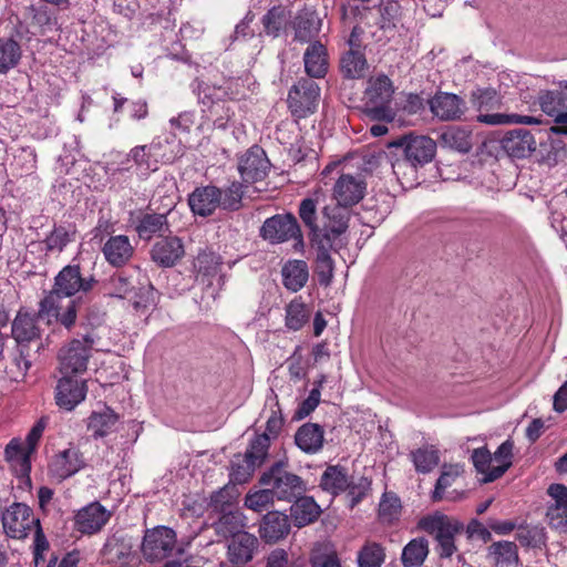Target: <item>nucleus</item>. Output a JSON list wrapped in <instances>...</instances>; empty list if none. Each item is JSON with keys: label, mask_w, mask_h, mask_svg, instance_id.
Here are the masks:
<instances>
[{"label": "nucleus", "mask_w": 567, "mask_h": 567, "mask_svg": "<svg viewBox=\"0 0 567 567\" xmlns=\"http://www.w3.org/2000/svg\"><path fill=\"white\" fill-rule=\"evenodd\" d=\"M101 557L104 563L118 567H128L135 558L131 538L113 534L101 549Z\"/></svg>", "instance_id": "a878e982"}, {"label": "nucleus", "mask_w": 567, "mask_h": 567, "mask_svg": "<svg viewBox=\"0 0 567 567\" xmlns=\"http://www.w3.org/2000/svg\"><path fill=\"white\" fill-rule=\"evenodd\" d=\"M324 430L317 423H305L302 424L295 434L296 445L307 454L318 453L324 441Z\"/></svg>", "instance_id": "58836bf2"}, {"label": "nucleus", "mask_w": 567, "mask_h": 567, "mask_svg": "<svg viewBox=\"0 0 567 567\" xmlns=\"http://www.w3.org/2000/svg\"><path fill=\"white\" fill-rule=\"evenodd\" d=\"M429 551V542L426 538H413L403 547L401 563L403 567H421Z\"/></svg>", "instance_id": "3c124183"}, {"label": "nucleus", "mask_w": 567, "mask_h": 567, "mask_svg": "<svg viewBox=\"0 0 567 567\" xmlns=\"http://www.w3.org/2000/svg\"><path fill=\"white\" fill-rule=\"evenodd\" d=\"M471 102L478 111L477 121L487 125L525 124L538 125L542 121L538 117L519 114L484 113L498 110L502 106V97L495 89H477L471 94Z\"/></svg>", "instance_id": "20e7f679"}, {"label": "nucleus", "mask_w": 567, "mask_h": 567, "mask_svg": "<svg viewBox=\"0 0 567 567\" xmlns=\"http://www.w3.org/2000/svg\"><path fill=\"white\" fill-rule=\"evenodd\" d=\"M491 231V220L471 218L465 220L461 233V244L468 257L480 256L486 248Z\"/></svg>", "instance_id": "aec40b11"}, {"label": "nucleus", "mask_w": 567, "mask_h": 567, "mask_svg": "<svg viewBox=\"0 0 567 567\" xmlns=\"http://www.w3.org/2000/svg\"><path fill=\"white\" fill-rule=\"evenodd\" d=\"M86 393L87 385L85 380L72 374H62L55 386L54 399L60 409L72 411L85 400Z\"/></svg>", "instance_id": "6ab92c4d"}, {"label": "nucleus", "mask_w": 567, "mask_h": 567, "mask_svg": "<svg viewBox=\"0 0 567 567\" xmlns=\"http://www.w3.org/2000/svg\"><path fill=\"white\" fill-rule=\"evenodd\" d=\"M336 240H324L310 244L316 251L315 275L322 287H329L333 279L334 261L330 255L331 250H338Z\"/></svg>", "instance_id": "473e14b6"}, {"label": "nucleus", "mask_w": 567, "mask_h": 567, "mask_svg": "<svg viewBox=\"0 0 567 567\" xmlns=\"http://www.w3.org/2000/svg\"><path fill=\"white\" fill-rule=\"evenodd\" d=\"M411 461L417 473L426 474L432 472L440 462L439 451L431 447H420L410 453Z\"/></svg>", "instance_id": "4d7b16f0"}, {"label": "nucleus", "mask_w": 567, "mask_h": 567, "mask_svg": "<svg viewBox=\"0 0 567 567\" xmlns=\"http://www.w3.org/2000/svg\"><path fill=\"white\" fill-rule=\"evenodd\" d=\"M385 547L374 540H365L357 553L358 567H381L385 560Z\"/></svg>", "instance_id": "864d4df0"}, {"label": "nucleus", "mask_w": 567, "mask_h": 567, "mask_svg": "<svg viewBox=\"0 0 567 567\" xmlns=\"http://www.w3.org/2000/svg\"><path fill=\"white\" fill-rule=\"evenodd\" d=\"M291 528L290 518L282 512L268 511L259 522V537L266 544H276L285 539Z\"/></svg>", "instance_id": "bb28decb"}, {"label": "nucleus", "mask_w": 567, "mask_h": 567, "mask_svg": "<svg viewBox=\"0 0 567 567\" xmlns=\"http://www.w3.org/2000/svg\"><path fill=\"white\" fill-rule=\"evenodd\" d=\"M287 467V461H277L261 475L259 483L269 486L277 499L292 502L301 496L307 487L305 481L289 472Z\"/></svg>", "instance_id": "6e6552de"}, {"label": "nucleus", "mask_w": 567, "mask_h": 567, "mask_svg": "<svg viewBox=\"0 0 567 567\" xmlns=\"http://www.w3.org/2000/svg\"><path fill=\"white\" fill-rule=\"evenodd\" d=\"M220 208L228 212H237L243 207L244 183L231 182L225 189H221Z\"/></svg>", "instance_id": "338daca9"}, {"label": "nucleus", "mask_w": 567, "mask_h": 567, "mask_svg": "<svg viewBox=\"0 0 567 567\" xmlns=\"http://www.w3.org/2000/svg\"><path fill=\"white\" fill-rule=\"evenodd\" d=\"M86 322H81L84 332L82 339L74 338L66 346L62 347L59 352L60 372L61 374L76 375L86 371L91 350L95 342L93 327L86 316Z\"/></svg>", "instance_id": "423d86ee"}, {"label": "nucleus", "mask_w": 567, "mask_h": 567, "mask_svg": "<svg viewBox=\"0 0 567 567\" xmlns=\"http://www.w3.org/2000/svg\"><path fill=\"white\" fill-rule=\"evenodd\" d=\"M542 111L548 116L557 118L567 109V95L561 91H545L538 96Z\"/></svg>", "instance_id": "6e6d98bb"}, {"label": "nucleus", "mask_w": 567, "mask_h": 567, "mask_svg": "<svg viewBox=\"0 0 567 567\" xmlns=\"http://www.w3.org/2000/svg\"><path fill=\"white\" fill-rule=\"evenodd\" d=\"M261 23L268 35L287 34L292 29L291 11L285 6H274L262 17Z\"/></svg>", "instance_id": "79ce46f5"}, {"label": "nucleus", "mask_w": 567, "mask_h": 567, "mask_svg": "<svg viewBox=\"0 0 567 567\" xmlns=\"http://www.w3.org/2000/svg\"><path fill=\"white\" fill-rule=\"evenodd\" d=\"M270 444L271 442L267 435H259L256 432L243 456L259 467L268 457Z\"/></svg>", "instance_id": "e2e57ef3"}, {"label": "nucleus", "mask_w": 567, "mask_h": 567, "mask_svg": "<svg viewBox=\"0 0 567 567\" xmlns=\"http://www.w3.org/2000/svg\"><path fill=\"white\" fill-rule=\"evenodd\" d=\"M30 25L37 28L40 32H52L56 27V18L47 6L31 4L28 8Z\"/></svg>", "instance_id": "13d9d810"}, {"label": "nucleus", "mask_w": 567, "mask_h": 567, "mask_svg": "<svg viewBox=\"0 0 567 567\" xmlns=\"http://www.w3.org/2000/svg\"><path fill=\"white\" fill-rule=\"evenodd\" d=\"M118 415L109 406H105L102 411H93L89 416L87 430L92 432L94 439H100L109 435L113 432Z\"/></svg>", "instance_id": "09e8293b"}, {"label": "nucleus", "mask_w": 567, "mask_h": 567, "mask_svg": "<svg viewBox=\"0 0 567 567\" xmlns=\"http://www.w3.org/2000/svg\"><path fill=\"white\" fill-rule=\"evenodd\" d=\"M112 512L94 501L80 508L74 515V528L83 535H94L103 529Z\"/></svg>", "instance_id": "412c9836"}, {"label": "nucleus", "mask_w": 567, "mask_h": 567, "mask_svg": "<svg viewBox=\"0 0 567 567\" xmlns=\"http://www.w3.org/2000/svg\"><path fill=\"white\" fill-rule=\"evenodd\" d=\"M259 548V539L248 532L239 533L227 546L228 560L234 565H245L252 560Z\"/></svg>", "instance_id": "72a5a7b5"}, {"label": "nucleus", "mask_w": 567, "mask_h": 567, "mask_svg": "<svg viewBox=\"0 0 567 567\" xmlns=\"http://www.w3.org/2000/svg\"><path fill=\"white\" fill-rule=\"evenodd\" d=\"M439 142L442 147L467 154L473 147V134L466 127L451 125L440 134Z\"/></svg>", "instance_id": "a19ab883"}, {"label": "nucleus", "mask_w": 567, "mask_h": 567, "mask_svg": "<svg viewBox=\"0 0 567 567\" xmlns=\"http://www.w3.org/2000/svg\"><path fill=\"white\" fill-rule=\"evenodd\" d=\"M39 520L24 503H13L1 514L3 533L13 539L25 538Z\"/></svg>", "instance_id": "ddd939ff"}, {"label": "nucleus", "mask_w": 567, "mask_h": 567, "mask_svg": "<svg viewBox=\"0 0 567 567\" xmlns=\"http://www.w3.org/2000/svg\"><path fill=\"white\" fill-rule=\"evenodd\" d=\"M309 320V312L301 301L292 300L286 307V327L289 330H300Z\"/></svg>", "instance_id": "774afa93"}, {"label": "nucleus", "mask_w": 567, "mask_h": 567, "mask_svg": "<svg viewBox=\"0 0 567 567\" xmlns=\"http://www.w3.org/2000/svg\"><path fill=\"white\" fill-rule=\"evenodd\" d=\"M30 367L29 348L18 349L16 347V352L6 367V373L10 380L19 382L25 378Z\"/></svg>", "instance_id": "052dcab7"}, {"label": "nucleus", "mask_w": 567, "mask_h": 567, "mask_svg": "<svg viewBox=\"0 0 567 567\" xmlns=\"http://www.w3.org/2000/svg\"><path fill=\"white\" fill-rule=\"evenodd\" d=\"M40 319L45 320L48 326L53 322L58 323L55 313L41 316L40 307L37 312L25 307H21L17 311L16 317L11 321V338L14 340L18 349H30L32 343L41 340L42 329L39 324Z\"/></svg>", "instance_id": "9d476101"}, {"label": "nucleus", "mask_w": 567, "mask_h": 567, "mask_svg": "<svg viewBox=\"0 0 567 567\" xmlns=\"http://www.w3.org/2000/svg\"><path fill=\"white\" fill-rule=\"evenodd\" d=\"M417 528L434 536L440 558H451L456 551L455 536L464 530V525L447 515L435 513L419 519Z\"/></svg>", "instance_id": "0eeeda50"}, {"label": "nucleus", "mask_w": 567, "mask_h": 567, "mask_svg": "<svg viewBox=\"0 0 567 567\" xmlns=\"http://www.w3.org/2000/svg\"><path fill=\"white\" fill-rule=\"evenodd\" d=\"M513 449L514 443L512 440H506L497 447V450L494 453V458L496 462L499 463V465L494 466L488 472L487 476H484L482 478V483H492L502 477L506 473V471L513 464Z\"/></svg>", "instance_id": "603ef678"}, {"label": "nucleus", "mask_w": 567, "mask_h": 567, "mask_svg": "<svg viewBox=\"0 0 567 567\" xmlns=\"http://www.w3.org/2000/svg\"><path fill=\"white\" fill-rule=\"evenodd\" d=\"M234 486L225 485L224 487L213 492L209 496L207 508L215 514L226 512L236 506V495Z\"/></svg>", "instance_id": "bf43d9fd"}, {"label": "nucleus", "mask_w": 567, "mask_h": 567, "mask_svg": "<svg viewBox=\"0 0 567 567\" xmlns=\"http://www.w3.org/2000/svg\"><path fill=\"white\" fill-rule=\"evenodd\" d=\"M322 23L323 19L317 10L305 7L292 19V29L295 35H313L320 32Z\"/></svg>", "instance_id": "de8ad7c7"}, {"label": "nucleus", "mask_w": 567, "mask_h": 567, "mask_svg": "<svg viewBox=\"0 0 567 567\" xmlns=\"http://www.w3.org/2000/svg\"><path fill=\"white\" fill-rule=\"evenodd\" d=\"M298 216L308 229L309 243L337 240L349 228L350 212L340 206L324 204L321 189L301 199Z\"/></svg>", "instance_id": "f03ea898"}, {"label": "nucleus", "mask_w": 567, "mask_h": 567, "mask_svg": "<svg viewBox=\"0 0 567 567\" xmlns=\"http://www.w3.org/2000/svg\"><path fill=\"white\" fill-rule=\"evenodd\" d=\"M501 146L512 158H527L536 150L534 135L524 128L507 132L501 140Z\"/></svg>", "instance_id": "7c9ffc66"}, {"label": "nucleus", "mask_w": 567, "mask_h": 567, "mask_svg": "<svg viewBox=\"0 0 567 567\" xmlns=\"http://www.w3.org/2000/svg\"><path fill=\"white\" fill-rule=\"evenodd\" d=\"M76 235V226L72 223L68 224H54L50 234L43 240L45 250L50 251H63L64 248L72 241H74Z\"/></svg>", "instance_id": "8fccbe9b"}, {"label": "nucleus", "mask_w": 567, "mask_h": 567, "mask_svg": "<svg viewBox=\"0 0 567 567\" xmlns=\"http://www.w3.org/2000/svg\"><path fill=\"white\" fill-rule=\"evenodd\" d=\"M166 213H157L148 205L144 210H138L136 215L132 216V227L137 234L138 238L144 241L152 240L155 236L161 237L164 233H169V223Z\"/></svg>", "instance_id": "2eb2a0df"}, {"label": "nucleus", "mask_w": 567, "mask_h": 567, "mask_svg": "<svg viewBox=\"0 0 567 567\" xmlns=\"http://www.w3.org/2000/svg\"><path fill=\"white\" fill-rule=\"evenodd\" d=\"M547 494L553 503L548 505L546 518L551 528L559 532H567V486L560 483H553L547 488Z\"/></svg>", "instance_id": "cd10ccee"}, {"label": "nucleus", "mask_w": 567, "mask_h": 567, "mask_svg": "<svg viewBox=\"0 0 567 567\" xmlns=\"http://www.w3.org/2000/svg\"><path fill=\"white\" fill-rule=\"evenodd\" d=\"M270 161L265 150L260 145L250 146L244 154L238 157L237 169L247 185L255 184L266 178L270 169Z\"/></svg>", "instance_id": "4468645a"}, {"label": "nucleus", "mask_w": 567, "mask_h": 567, "mask_svg": "<svg viewBox=\"0 0 567 567\" xmlns=\"http://www.w3.org/2000/svg\"><path fill=\"white\" fill-rule=\"evenodd\" d=\"M101 251L109 265L114 268L126 266L134 256V246L128 236H110L101 248Z\"/></svg>", "instance_id": "2f4dec72"}, {"label": "nucleus", "mask_w": 567, "mask_h": 567, "mask_svg": "<svg viewBox=\"0 0 567 567\" xmlns=\"http://www.w3.org/2000/svg\"><path fill=\"white\" fill-rule=\"evenodd\" d=\"M517 542L527 548H538L546 546V532L539 526H520L516 533Z\"/></svg>", "instance_id": "0e129e2a"}, {"label": "nucleus", "mask_w": 567, "mask_h": 567, "mask_svg": "<svg viewBox=\"0 0 567 567\" xmlns=\"http://www.w3.org/2000/svg\"><path fill=\"white\" fill-rule=\"evenodd\" d=\"M392 145L402 147L405 161L415 168L432 162L436 153V143L429 136L409 135Z\"/></svg>", "instance_id": "f3484780"}, {"label": "nucleus", "mask_w": 567, "mask_h": 567, "mask_svg": "<svg viewBox=\"0 0 567 567\" xmlns=\"http://www.w3.org/2000/svg\"><path fill=\"white\" fill-rule=\"evenodd\" d=\"M161 146L159 142L137 145L127 154L126 163L133 162L136 171L142 176H148L151 173L158 169V151Z\"/></svg>", "instance_id": "f704fd0d"}, {"label": "nucleus", "mask_w": 567, "mask_h": 567, "mask_svg": "<svg viewBox=\"0 0 567 567\" xmlns=\"http://www.w3.org/2000/svg\"><path fill=\"white\" fill-rule=\"evenodd\" d=\"M97 284L94 275L83 276L79 264L64 266L54 277L52 289L40 300V313L56 315L58 323L71 331L78 321L79 293L86 295Z\"/></svg>", "instance_id": "f257e3e1"}, {"label": "nucleus", "mask_w": 567, "mask_h": 567, "mask_svg": "<svg viewBox=\"0 0 567 567\" xmlns=\"http://www.w3.org/2000/svg\"><path fill=\"white\" fill-rule=\"evenodd\" d=\"M379 18L377 24L382 32H413L415 22L406 21L403 7L398 0H386L378 8Z\"/></svg>", "instance_id": "4be33fe9"}, {"label": "nucleus", "mask_w": 567, "mask_h": 567, "mask_svg": "<svg viewBox=\"0 0 567 567\" xmlns=\"http://www.w3.org/2000/svg\"><path fill=\"white\" fill-rule=\"evenodd\" d=\"M29 449L20 439H12L4 449V458L19 477H27L30 481L31 455Z\"/></svg>", "instance_id": "c9c22d12"}, {"label": "nucleus", "mask_w": 567, "mask_h": 567, "mask_svg": "<svg viewBox=\"0 0 567 567\" xmlns=\"http://www.w3.org/2000/svg\"><path fill=\"white\" fill-rule=\"evenodd\" d=\"M20 58L21 49L13 38H0V73H7L14 68Z\"/></svg>", "instance_id": "680f3d73"}, {"label": "nucleus", "mask_w": 567, "mask_h": 567, "mask_svg": "<svg viewBox=\"0 0 567 567\" xmlns=\"http://www.w3.org/2000/svg\"><path fill=\"white\" fill-rule=\"evenodd\" d=\"M310 567H342L341 559L333 543L317 542L309 555Z\"/></svg>", "instance_id": "49530a36"}, {"label": "nucleus", "mask_w": 567, "mask_h": 567, "mask_svg": "<svg viewBox=\"0 0 567 567\" xmlns=\"http://www.w3.org/2000/svg\"><path fill=\"white\" fill-rule=\"evenodd\" d=\"M349 50L341 55L340 70L346 79H362L368 70L362 38H348Z\"/></svg>", "instance_id": "393cba45"}, {"label": "nucleus", "mask_w": 567, "mask_h": 567, "mask_svg": "<svg viewBox=\"0 0 567 567\" xmlns=\"http://www.w3.org/2000/svg\"><path fill=\"white\" fill-rule=\"evenodd\" d=\"M85 466L86 463L83 453L78 446L70 444L68 449L52 456L48 465V472L52 478L63 482L75 475Z\"/></svg>", "instance_id": "dca6fc26"}, {"label": "nucleus", "mask_w": 567, "mask_h": 567, "mask_svg": "<svg viewBox=\"0 0 567 567\" xmlns=\"http://www.w3.org/2000/svg\"><path fill=\"white\" fill-rule=\"evenodd\" d=\"M367 184L363 179L350 174H342L333 186V198L337 200L332 206H340L346 210L363 199Z\"/></svg>", "instance_id": "b1692460"}, {"label": "nucleus", "mask_w": 567, "mask_h": 567, "mask_svg": "<svg viewBox=\"0 0 567 567\" xmlns=\"http://www.w3.org/2000/svg\"><path fill=\"white\" fill-rule=\"evenodd\" d=\"M221 189L215 185L196 187L188 196V205L194 215L208 217L220 207Z\"/></svg>", "instance_id": "c756f323"}, {"label": "nucleus", "mask_w": 567, "mask_h": 567, "mask_svg": "<svg viewBox=\"0 0 567 567\" xmlns=\"http://www.w3.org/2000/svg\"><path fill=\"white\" fill-rule=\"evenodd\" d=\"M394 94L392 81L385 74L371 76L364 90L363 113L372 121L391 123L395 113L391 107Z\"/></svg>", "instance_id": "39448f33"}, {"label": "nucleus", "mask_w": 567, "mask_h": 567, "mask_svg": "<svg viewBox=\"0 0 567 567\" xmlns=\"http://www.w3.org/2000/svg\"><path fill=\"white\" fill-rule=\"evenodd\" d=\"M259 236L271 245L295 240L296 250H302L305 247L303 234L298 219L289 212L267 218L259 229Z\"/></svg>", "instance_id": "1a4fd4ad"}, {"label": "nucleus", "mask_w": 567, "mask_h": 567, "mask_svg": "<svg viewBox=\"0 0 567 567\" xmlns=\"http://www.w3.org/2000/svg\"><path fill=\"white\" fill-rule=\"evenodd\" d=\"M217 515L218 519L213 522L212 526L218 536L227 539L245 532L244 516L237 507Z\"/></svg>", "instance_id": "a18cd8bd"}, {"label": "nucleus", "mask_w": 567, "mask_h": 567, "mask_svg": "<svg viewBox=\"0 0 567 567\" xmlns=\"http://www.w3.org/2000/svg\"><path fill=\"white\" fill-rule=\"evenodd\" d=\"M402 504L400 497L394 492H384L381 496L378 517L382 524L393 525L400 519Z\"/></svg>", "instance_id": "5fc2aeb1"}, {"label": "nucleus", "mask_w": 567, "mask_h": 567, "mask_svg": "<svg viewBox=\"0 0 567 567\" xmlns=\"http://www.w3.org/2000/svg\"><path fill=\"white\" fill-rule=\"evenodd\" d=\"M192 91L200 109L199 128L225 131L234 123L236 103L228 99L226 89L196 78L192 83Z\"/></svg>", "instance_id": "7ed1b4c3"}, {"label": "nucleus", "mask_w": 567, "mask_h": 567, "mask_svg": "<svg viewBox=\"0 0 567 567\" xmlns=\"http://www.w3.org/2000/svg\"><path fill=\"white\" fill-rule=\"evenodd\" d=\"M319 487L332 496H338L350 487L348 470L340 465H328L323 471Z\"/></svg>", "instance_id": "ea45409f"}, {"label": "nucleus", "mask_w": 567, "mask_h": 567, "mask_svg": "<svg viewBox=\"0 0 567 567\" xmlns=\"http://www.w3.org/2000/svg\"><path fill=\"white\" fill-rule=\"evenodd\" d=\"M321 89L312 79L300 78L288 91L287 106L298 122L315 114L319 106Z\"/></svg>", "instance_id": "9b49d317"}, {"label": "nucleus", "mask_w": 567, "mask_h": 567, "mask_svg": "<svg viewBox=\"0 0 567 567\" xmlns=\"http://www.w3.org/2000/svg\"><path fill=\"white\" fill-rule=\"evenodd\" d=\"M429 104L434 116L442 121L461 120L466 111L465 101L454 93L437 92Z\"/></svg>", "instance_id": "c85d7f7f"}, {"label": "nucleus", "mask_w": 567, "mask_h": 567, "mask_svg": "<svg viewBox=\"0 0 567 567\" xmlns=\"http://www.w3.org/2000/svg\"><path fill=\"white\" fill-rule=\"evenodd\" d=\"M487 558L494 567H517L520 564L516 543L498 540L487 548Z\"/></svg>", "instance_id": "37998d69"}, {"label": "nucleus", "mask_w": 567, "mask_h": 567, "mask_svg": "<svg viewBox=\"0 0 567 567\" xmlns=\"http://www.w3.org/2000/svg\"><path fill=\"white\" fill-rule=\"evenodd\" d=\"M223 265L224 260L219 254L210 249L199 250L192 264L195 282L209 288L217 276L224 280V276L220 275Z\"/></svg>", "instance_id": "5701e85b"}, {"label": "nucleus", "mask_w": 567, "mask_h": 567, "mask_svg": "<svg viewBox=\"0 0 567 567\" xmlns=\"http://www.w3.org/2000/svg\"><path fill=\"white\" fill-rule=\"evenodd\" d=\"M158 300L159 292L150 282L137 289L133 296L132 306L136 311L144 313L150 309L156 308Z\"/></svg>", "instance_id": "69168bd1"}, {"label": "nucleus", "mask_w": 567, "mask_h": 567, "mask_svg": "<svg viewBox=\"0 0 567 567\" xmlns=\"http://www.w3.org/2000/svg\"><path fill=\"white\" fill-rule=\"evenodd\" d=\"M177 536L173 528L158 525L145 530L141 545L146 561L156 563L168 558L176 547Z\"/></svg>", "instance_id": "f8f14e48"}, {"label": "nucleus", "mask_w": 567, "mask_h": 567, "mask_svg": "<svg viewBox=\"0 0 567 567\" xmlns=\"http://www.w3.org/2000/svg\"><path fill=\"white\" fill-rule=\"evenodd\" d=\"M184 256V243L182 238L174 235H162L150 250L151 260L159 268H173Z\"/></svg>", "instance_id": "a211bd4d"}, {"label": "nucleus", "mask_w": 567, "mask_h": 567, "mask_svg": "<svg viewBox=\"0 0 567 567\" xmlns=\"http://www.w3.org/2000/svg\"><path fill=\"white\" fill-rule=\"evenodd\" d=\"M305 71L309 79H322L328 73L327 48L319 41L311 43L303 54Z\"/></svg>", "instance_id": "e433bc0d"}, {"label": "nucleus", "mask_w": 567, "mask_h": 567, "mask_svg": "<svg viewBox=\"0 0 567 567\" xmlns=\"http://www.w3.org/2000/svg\"><path fill=\"white\" fill-rule=\"evenodd\" d=\"M281 275L285 288L297 292L306 286L309 279V268L305 260H289L284 265Z\"/></svg>", "instance_id": "c03bdc74"}, {"label": "nucleus", "mask_w": 567, "mask_h": 567, "mask_svg": "<svg viewBox=\"0 0 567 567\" xmlns=\"http://www.w3.org/2000/svg\"><path fill=\"white\" fill-rule=\"evenodd\" d=\"M321 508L311 496H298L290 506V517L293 525L298 528L315 523L320 514Z\"/></svg>", "instance_id": "4c0bfd02"}]
</instances>
